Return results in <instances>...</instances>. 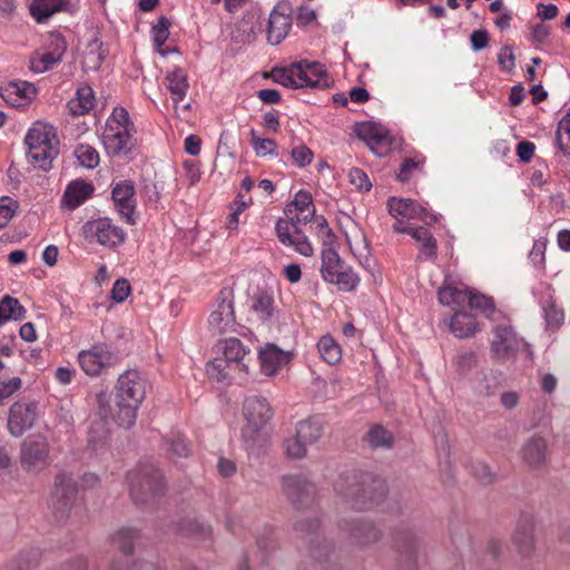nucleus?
Here are the masks:
<instances>
[{
    "label": "nucleus",
    "mask_w": 570,
    "mask_h": 570,
    "mask_svg": "<svg viewBox=\"0 0 570 570\" xmlns=\"http://www.w3.org/2000/svg\"><path fill=\"white\" fill-rule=\"evenodd\" d=\"M282 489L288 502L297 510L311 508L317 498L315 482L302 473L283 476Z\"/></svg>",
    "instance_id": "8"
},
{
    "label": "nucleus",
    "mask_w": 570,
    "mask_h": 570,
    "mask_svg": "<svg viewBox=\"0 0 570 570\" xmlns=\"http://www.w3.org/2000/svg\"><path fill=\"white\" fill-rule=\"evenodd\" d=\"M345 527L355 544L368 546L382 539V531L367 519L358 518L345 521Z\"/></svg>",
    "instance_id": "18"
},
{
    "label": "nucleus",
    "mask_w": 570,
    "mask_h": 570,
    "mask_svg": "<svg viewBox=\"0 0 570 570\" xmlns=\"http://www.w3.org/2000/svg\"><path fill=\"white\" fill-rule=\"evenodd\" d=\"M417 243L421 244V253L429 258L436 256V239L425 227H412L410 234Z\"/></svg>",
    "instance_id": "35"
},
{
    "label": "nucleus",
    "mask_w": 570,
    "mask_h": 570,
    "mask_svg": "<svg viewBox=\"0 0 570 570\" xmlns=\"http://www.w3.org/2000/svg\"><path fill=\"white\" fill-rule=\"evenodd\" d=\"M78 482L72 473L60 472L55 476L49 509L57 522H65L75 505Z\"/></svg>",
    "instance_id": "6"
},
{
    "label": "nucleus",
    "mask_w": 570,
    "mask_h": 570,
    "mask_svg": "<svg viewBox=\"0 0 570 570\" xmlns=\"http://www.w3.org/2000/svg\"><path fill=\"white\" fill-rule=\"evenodd\" d=\"M512 542L522 558L530 559L537 550L535 520L529 513H522L515 525Z\"/></svg>",
    "instance_id": "12"
},
{
    "label": "nucleus",
    "mask_w": 570,
    "mask_h": 570,
    "mask_svg": "<svg viewBox=\"0 0 570 570\" xmlns=\"http://www.w3.org/2000/svg\"><path fill=\"white\" fill-rule=\"evenodd\" d=\"M169 26L170 20L165 16H160L158 18L157 24L153 27L154 45L156 48L160 49L167 41L169 37Z\"/></svg>",
    "instance_id": "48"
},
{
    "label": "nucleus",
    "mask_w": 570,
    "mask_h": 570,
    "mask_svg": "<svg viewBox=\"0 0 570 570\" xmlns=\"http://www.w3.org/2000/svg\"><path fill=\"white\" fill-rule=\"evenodd\" d=\"M313 198L311 193L306 190H299L294 200L286 205L284 213L286 216L293 213V208L295 212H304L309 205H312Z\"/></svg>",
    "instance_id": "49"
},
{
    "label": "nucleus",
    "mask_w": 570,
    "mask_h": 570,
    "mask_svg": "<svg viewBox=\"0 0 570 570\" xmlns=\"http://www.w3.org/2000/svg\"><path fill=\"white\" fill-rule=\"evenodd\" d=\"M556 140L563 155L570 156V109L559 121Z\"/></svg>",
    "instance_id": "38"
},
{
    "label": "nucleus",
    "mask_w": 570,
    "mask_h": 570,
    "mask_svg": "<svg viewBox=\"0 0 570 570\" xmlns=\"http://www.w3.org/2000/svg\"><path fill=\"white\" fill-rule=\"evenodd\" d=\"M75 155L79 164L86 168L92 169L99 164L97 150L89 145H79L75 150Z\"/></svg>",
    "instance_id": "41"
},
{
    "label": "nucleus",
    "mask_w": 570,
    "mask_h": 570,
    "mask_svg": "<svg viewBox=\"0 0 570 570\" xmlns=\"http://www.w3.org/2000/svg\"><path fill=\"white\" fill-rule=\"evenodd\" d=\"M145 394V380L136 370H129L118 379L114 405L110 404V396L107 393L97 394L98 414L104 420L110 417L119 426L129 429L136 422L137 410Z\"/></svg>",
    "instance_id": "1"
},
{
    "label": "nucleus",
    "mask_w": 570,
    "mask_h": 570,
    "mask_svg": "<svg viewBox=\"0 0 570 570\" xmlns=\"http://www.w3.org/2000/svg\"><path fill=\"white\" fill-rule=\"evenodd\" d=\"M296 434L306 444H313L321 439L323 434V424L322 422L315 419L301 421L297 424Z\"/></svg>",
    "instance_id": "34"
},
{
    "label": "nucleus",
    "mask_w": 570,
    "mask_h": 570,
    "mask_svg": "<svg viewBox=\"0 0 570 570\" xmlns=\"http://www.w3.org/2000/svg\"><path fill=\"white\" fill-rule=\"evenodd\" d=\"M291 156L298 167L304 168L312 163L314 153L307 146L302 145L293 148Z\"/></svg>",
    "instance_id": "56"
},
{
    "label": "nucleus",
    "mask_w": 570,
    "mask_h": 570,
    "mask_svg": "<svg viewBox=\"0 0 570 570\" xmlns=\"http://www.w3.org/2000/svg\"><path fill=\"white\" fill-rule=\"evenodd\" d=\"M348 179L358 190L368 191L372 188L367 175L360 168H352L348 173Z\"/></svg>",
    "instance_id": "59"
},
{
    "label": "nucleus",
    "mask_w": 570,
    "mask_h": 570,
    "mask_svg": "<svg viewBox=\"0 0 570 570\" xmlns=\"http://www.w3.org/2000/svg\"><path fill=\"white\" fill-rule=\"evenodd\" d=\"M318 352L328 364H336L341 360V348L331 336H323L318 344Z\"/></svg>",
    "instance_id": "39"
},
{
    "label": "nucleus",
    "mask_w": 570,
    "mask_h": 570,
    "mask_svg": "<svg viewBox=\"0 0 570 570\" xmlns=\"http://www.w3.org/2000/svg\"><path fill=\"white\" fill-rule=\"evenodd\" d=\"M95 106L94 90L89 86L80 87L77 90L76 98L68 102L69 110L72 115H85Z\"/></svg>",
    "instance_id": "32"
},
{
    "label": "nucleus",
    "mask_w": 570,
    "mask_h": 570,
    "mask_svg": "<svg viewBox=\"0 0 570 570\" xmlns=\"http://www.w3.org/2000/svg\"><path fill=\"white\" fill-rule=\"evenodd\" d=\"M165 80L174 102L177 104L183 100L189 88L187 73L181 68L175 67L174 70L167 73Z\"/></svg>",
    "instance_id": "30"
},
{
    "label": "nucleus",
    "mask_w": 570,
    "mask_h": 570,
    "mask_svg": "<svg viewBox=\"0 0 570 570\" xmlns=\"http://www.w3.org/2000/svg\"><path fill=\"white\" fill-rule=\"evenodd\" d=\"M49 47L50 51L40 56L41 63L46 65L48 69L61 61L67 50V42L61 33H51Z\"/></svg>",
    "instance_id": "33"
},
{
    "label": "nucleus",
    "mask_w": 570,
    "mask_h": 570,
    "mask_svg": "<svg viewBox=\"0 0 570 570\" xmlns=\"http://www.w3.org/2000/svg\"><path fill=\"white\" fill-rule=\"evenodd\" d=\"M318 520L315 518H305L294 523V530L301 535L314 534L318 529Z\"/></svg>",
    "instance_id": "62"
},
{
    "label": "nucleus",
    "mask_w": 570,
    "mask_h": 570,
    "mask_svg": "<svg viewBox=\"0 0 570 570\" xmlns=\"http://www.w3.org/2000/svg\"><path fill=\"white\" fill-rule=\"evenodd\" d=\"M233 296L234 292L230 287H224L219 292L215 308L208 318V328L213 335H224L234 331L236 320Z\"/></svg>",
    "instance_id": "11"
},
{
    "label": "nucleus",
    "mask_w": 570,
    "mask_h": 570,
    "mask_svg": "<svg viewBox=\"0 0 570 570\" xmlns=\"http://www.w3.org/2000/svg\"><path fill=\"white\" fill-rule=\"evenodd\" d=\"M78 361L86 374L97 376L104 368L115 365L118 356L105 345H94L90 350L81 351Z\"/></svg>",
    "instance_id": "15"
},
{
    "label": "nucleus",
    "mask_w": 570,
    "mask_h": 570,
    "mask_svg": "<svg viewBox=\"0 0 570 570\" xmlns=\"http://www.w3.org/2000/svg\"><path fill=\"white\" fill-rule=\"evenodd\" d=\"M131 287L126 278H119L115 282L110 292V297L116 303H122L130 294Z\"/></svg>",
    "instance_id": "57"
},
{
    "label": "nucleus",
    "mask_w": 570,
    "mask_h": 570,
    "mask_svg": "<svg viewBox=\"0 0 570 570\" xmlns=\"http://www.w3.org/2000/svg\"><path fill=\"white\" fill-rule=\"evenodd\" d=\"M271 76L273 80L284 87L297 89L303 87V83H298L297 80L294 78V72L292 71V67L288 68H281L275 67L271 71Z\"/></svg>",
    "instance_id": "43"
},
{
    "label": "nucleus",
    "mask_w": 570,
    "mask_h": 570,
    "mask_svg": "<svg viewBox=\"0 0 570 570\" xmlns=\"http://www.w3.org/2000/svg\"><path fill=\"white\" fill-rule=\"evenodd\" d=\"M306 62H308V61L302 60V61L294 62L291 65L292 71L294 72V78H295V80L299 79L302 81L301 83H303V86H308L312 88L317 87L318 81H313V78L308 73V69L306 68Z\"/></svg>",
    "instance_id": "54"
},
{
    "label": "nucleus",
    "mask_w": 570,
    "mask_h": 570,
    "mask_svg": "<svg viewBox=\"0 0 570 570\" xmlns=\"http://www.w3.org/2000/svg\"><path fill=\"white\" fill-rule=\"evenodd\" d=\"M130 497L138 507L151 504L164 494V476L153 464H141L128 474Z\"/></svg>",
    "instance_id": "4"
},
{
    "label": "nucleus",
    "mask_w": 570,
    "mask_h": 570,
    "mask_svg": "<svg viewBox=\"0 0 570 570\" xmlns=\"http://www.w3.org/2000/svg\"><path fill=\"white\" fill-rule=\"evenodd\" d=\"M69 0H33L30 13L38 23L46 22L56 12L65 10Z\"/></svg>",
    "instance_id": "27"
},
{
    "label": "nucleus",
    "mask_w": 570,
    "mask_h": 570,
    "mask_svg": "<svg viewBox=\"0 0 570 570\" xmlns=\"http://www.w3.org/2000/svg\"><path fill=\"white\" fill-rule=\"evenodd\" d=\"M243 414L245 424L242 428V439L246 443L254 444L273 417L274 411L267 399L252 395L244 401Z\"/></svg>",
    "instance_id": "5"
},
{
    "label": "nucleus",
    "mask_w": 570,
    "mask_h": 570,
    "mask_svg": "<svg viewBox=\"0 0 570 570\" xmlns=\"http://www.w3.org/2000/svg\"><path fill=\"white\" fill-rule=\"evenodd\" d=\"M321 273L324 281L337 285L341 291L351 292L357 286L360 278L352 271L345 268L343 261L333 247H326L322 250Z\"/></svg>",
    "instance_id": "7"
},
{
    "label": "nucleus",
    "mask_w": 570,
    "mask_h": 570,
    "mask_svg": "<svg viewBox=\"0 0 570 570\" xmlns=\"http://www.w3.org/2000/svg\"><path fill=\"white\" fill-rule=\"evenodd\" d=\"M82 228L87 238H96L100 245L106 247L114 248L125 242L124 230L115 226L108 217L89 220Z\"/></svg>",
    "instance_id": "13"
},
{
    "label": "nucleus",
    "mask_w": 570,
    "mask_h": 570,
    "mask_svg": "<svg viewBox=\"0 0 570 570\" xmlns=\"http://www.w3.org/2000/svg\"><path fill=\"white\" fill-rule=\"evenodd\" d=\"M38 420V406L33 402H16L11 405L8 415V431L14 436H21L27 430L33 428Z\"/></svg>",
    "instance_id": "14"
},
{
    "label": "nucleus",
    "mask_w": 570,
    "mask_h": 570,
    "mask_svg": "<svg viewBox=\"0 0 570 570\" xmlns=\"http://www.w3.org/2000/svg\"><path fill=\"white\" fill-rule=\"evenodd\" d=\"M253 309L258 314L262 321L269 320L274 314V299L266 293H261L254 304Z\"/></svg>",
    "instance_id": "42"
},
{
    "label": "nucleus",
    "mask_w": 570,
    "mask_h": 570,
    "mask_svg": "<svg viewBox=\"0 0 570 570\" xmlns=\"http://www.w3.org/2000/svg\"><path fill=\"white\" fill-rule=\"evenodd\" d=\"M306 68L308 69L309 76L313 78V81H318L317 87L328 86L327 83V71L323 65L317 61L306 62Z\"/></svg>",
    "instance_id": "60"
},
{
    "label": "nucleus",
    "mask_w": 570,
    "mask_h": 570,
    "mask_svg": "<svg viewBox=\"0 0 570 570\" xmlns=\"http://www.w3.org/2000/svg\"><path fill=\"white\" fill-rule=\"evenodd\" d=\"M291 28V18L274 9L268 19L267 41L276 46L286 37Z\"/></svg>",
    "instance_id": "26"
},
{
    "label": "nucleus",
    "mask_w": 570,
    "mask_h": 570,
    "mask_svg": "<svg viewBox=\"0 0 570 570\" xmlns=\"http://www.w3.org/2000/svg\"><path fill=\"white\" fill-rule=\"evenodd\" d=\"M289 227H291V225H289V222H287V219L279 218L276 222V227H275L276 234H277L279 242L284 245L293 243L294 232L291 233Z\"/></svg>",
    "instance_id": "64"
},
{
    "label": "nucleus",
    "mask_w": 570,
    "mask_h": 570,
    "mask_svg": "<svg viewBox=\"0 0 570 570\" xmlns=\"http://www.w3.org/2000/svg\"><path fill=\"white\" fill-rule=\"evenodd\" d=\"M109 439V433L105 423H98L92 426L89 432L88 446L92 451H97L102 448Z\"/></svg>",
    "instance_id": "46"
},
{
    "label": "nucleus",
    "mask_w": 570,
    "mask_h": 570,
    "mask_svg": "<svg viewBox=\"0 0 570 570\" xmlns=\"http://www.w3.org/2000/svg\"><path fill=\"white\" fill-rule=\"evenodd\" d=\"M224 346V360H226L235 371L247 372L248 362L252 358H246L249 351H246L238 338L232 337L226 340Z\"/></svg>",
    "instance_id": "24"
},
{
    "label": "nucleus",
    "mask_w": 570,
    "mask_h": 570,
    "mask_svg": "<svg viewBox=\"0 0 570 570\" xmlns=\"http://www.w3.org/2000/svg\"><path fill=\"white\" fill-rule=\"evenodd\" d=\"M19 205L18 202L10 197H2L0 204V228H3L8 225L10 219L13 217L17 212Z\"/></svg>",
    "instance_id": "51"
},
{
    "label": "nucleus",
    "mask_w": 570,
    "mask_h": 570,
    "mask_svg": "<svg viewBox=\"0 0 570 570\" xmlns=\"http://www.w3.org/2000/svg\"><path fill=\"white\" fill-rule=\"evenodd\" d=\"M94 185L83 180L71 181L62 196V205L72 210L85 203L94 194Z\"/></svg>",
    "instance_id": "23"
},
{
    "label": "nucleus",
    "mask_w": 570,
    "mask_h": 570,
    "mask_svg": "<svg viewBox=\"0 0 570 570\" xmlns=\"http://www.w3.org/2000/svg\"><path fill=\"white\" fill-rule=\"evenodd\" d=\"M115 207L119 215L130 225L135 224L134 212L136 207L135 187L132 181L125 180L117 184L111 191Z\"/></svg>",
    "instance_id": "17"
},
{
    "label": "nucleus",
    "mask_w": 570,
    "mask_h": 570,
    "mask_svg": "<svg viewBox=\"0 0 570 570\" xmlns=\"http://www.w3.org/2000/svg\"><path fill=\"white\" fill-rule=\"evenodd\" d=\"M50 445L41 434L27 436L20 445L19 460L23 471L38 473L50 464Z\"/></svg>",
    "instance_id": "9"
},
{
    "label": "nucleus",
    "mask_w": 570,
    "mask_h": 570,
    "mask_svg": "<svg viewBox=\"0 0 570 570\" xmlns=\"http://www.w3.org/2000/svg\"><path fill=\"white\" fill-rule=\"evenodd\" d=\"M380 128L381 126L372 121L358 122L355 125V134L367 144L371 140L373 141V137H375Z\"/></svg>",
    "instance_id": "58"
},
{
    "label": "nucleus",
    "mask_w": 570,
    "mask_h": 570,
    "mask_svg": "<svg viewBox=\"0 0 570 570\" xmlns=\"http://www.w3.org/2000/svg\"><path fill=\"white\" fill-rule=\"evenodd\" d=\"M387 208L393 217L402 216L407 219L420 218L426 225L436 222V217L433 214L429 213L421 204L410 198L391 197L387 200Z\"/></svg>",
    "instance_id": "16"
},
{
    "label": "nucleus",
    "mask_w": 570,
    "mask_h": 570,
    "mask_svg": "<svg viewBox=\"0 0 570 570\" xmlns=\"http://www.w3.org/2000/svg\"><path fill=\"white\" fill-rule=\"evenodd\" d=\"M365 440L367 441L368 445L372 449L377 448H385L391 449L394 443V436L393 434L384 429L382 425H375L373 426L365 436Z\"/></svg>",
    "instance_id": "36"
},
{
    "label": "nucleus",
    "mask_w": 570,
    "mask_h": 570,
    "mask_svg": "<svg viewBox=\"0 0 570 570\" xmlns=\"http://www.w3.org/2000/svg\"><path fill=\"white\" fill-rule=\"evenodd\" d=\"M168 452L173 458L181 459L190 454V449L181 435H176L168 441Z\"/></svg>",
    "instance_id": "53"
},
{
    "label": "nucleus",
    "mask_w": 570,
    "mask_h": 570,
    "mask_svg": "<svg viewBox=\"0 0 570 570\" xmlns=\"http://www.w3.org/2000/svg\"><path fill=\"white\" fill-rule=\"evenodd\" d=\"M227 368L234 367L223 357H217L214 361L207 363L206 373L209 377L215 379L217 382H222L228 376Z\"/></svg>",
    "instance_id": "44"
},
{
    "label": "nucleus",
    "mask_w": 570,
    "mask_h": 570,
    "mask_svg": "<svg viewBox=\"0 0 570 570\" xmlns=\"http://www.w3.org/2000/svg\"><path fill=\"white\" fill-rule=\"evenodd\" d=\"M490 41L489 32L485 29L474 30L470 36L471 48L474 51L483 50Z\"/></svg>",
    "instance_id": "63"
},
{
    "label": "nucleus",
    "mask_w": 570,
    "mask_h": 570,
    "mask_svg": "<svg viewBox=\"0 0 570 570\" xmlns=\"http://www.w3.org/2000/svg\"><path fill=\"white\" fill-rule=\"evenodd\" d=\"M261 370L267 376H273L285 364L289 363L291 355L277 345L267 343L258 353Z\"/></svg>",
    "instance_id": "20"
},
{
    "label": "nucleus",
    "mask_w": 570,
    "mask_h": 570,
    "mask_svg": "<svg viewBox=\"0 0 570 570\" xmlns=\"http://www.w3.org/2000/svg\"><path fill=\"white\" fill-rule=\"evenodd\" d=\"M252 142L253 147L257 155L266 156L274 155L277 156V145L276 141L269 138H259L255 135V131L252 130Z\"/></svg>",
    "instance_id": "47"
},
{
    "label": "nucleus",
    "mask_w": 570,
    "mask_h": 570,
    "mask_svg": "<svg viewBox=\"0 0 570 570\" xmlns=\"http://www.w3.org/2000/svg\"><path fill=\"white\" fill-rule=\"evenodd\" d=\"M36 94V87L27 81H11L0 88L1 98L11 107L21 106L23 100H31Z\"/></svg>",
    "instance_id": "21"
},
{
    "label": "nucleus",
    "mask_w": 570,
    "mask_h": 570,
    "mask_svg": "<svg viewBox=\"0 0 570 570\" xmlns=\"http://www.w3.org/2000/svg\"><path fill=\"white\" fill-rule=\"evenodd\" d=\"M391 144L392 139L389 132L381 127L375 137H373V141H368L367 146L377 156H384L390 150Z\"/></svg>",
    "instance_id": "45"
},
{
    "label": "nucleus",
    "mask_w": 570,
    "mask_h": 570,
    "mask_svg": "<svg viewBox=\"0 0 570 570\" xmlns=\"http://www.w3.org/2000/svg\"><path fill=\"white\" fill-rule=\"evenodd\" d=\"M259 17L255 12H246L234 26L230 39L234 43L245 45L255 40L256 30L259 29Z\"/></svg>",
    "instance_id": "22"
},
{
    "label": "nucleus",
    "mask_w": 570,
    "mask_h": 570,
    "mask_svg": "<svg viewBox=\"0 0 570 570\" xmlns=\"http://www.w3.org/2000/svg\"><path fill=\"white\" fill-rule=\"evenodd\" d=\"M515 57L513 55V48L510 45H504L498 55V63L507 71H512L514 68Z\"/></svg>",
    "instance_id": "61"
},
{
    "label": "nucleus",
    "mask_w": 570,
    "mask_h": 570,
    "mask_svg": "<svg viewBox=\"0 0 570 570\" xmlns=\"http://www.w3.org/2000/svg\"><path fill=\"white\" fill-rule=\"evenodd\" d=\"M469 307L471 309H478L485 314H491L495 309L494 302L492 297L485 296L480 293H473L470 297Z\"/></svg>",
    "instance_id": "50"
},
{
    "label": "nucleus",
    "mask_w": 570,
    "mask_h": 570,
    "mask_svg": "<svg viewBox=\"0 0 570 570\" xmlns=\"http://www.w3.org/2000/svg\"><path fill=\"white\" fill-rule=\"evenodd\" d=\"M24 142L28 146L29 161L33 167L48 171L58 155L59 140L51 125L37 121L28 130Z\"/></svg>",
    "instance_id": "3"
},
{
    "label": "nucleus",
    "mask_w": 570,
    "mask_h": 570,
    "mask_svg": "<svg viewBox=\"0 0 570 570\" xmlns=\"http://www.w3.org/2000/svg\"><path fill=\"white\" fill-rule=\"evenodd\" d=\"M513 334L505 326H498L494 330V338L491 343V352L498 360H507L514 355Z\"/></svg>",
    "instance_id": "25"
},
{
    "label": "nucleus",
    "mask_w": 570,
    "mask_h": 570,
    "mask_svg": "<svg viewBox=\"0 0 570 570\" xmlns=\"http://www.w3.org/2000/svg\"><path fill=\"white\" fill-rule=\"evenodd\" d=\"M451 332L459 338L473 336L479 330L475 317L466 312H458L450 322Z\"/></svg>",
    "instance_id": "29"
},
{
    "label": "nucleus",
    "mask_w": 570,
    "mask_h": 570,
    "mask_svg": "<svg viewBox=\"0 0 570 570\" xmlns=\"http://www.w3.org/2000/svg\"><path fill=\"white\" fill-rule=\"evenodd\" d=\"M104 142L112 155H119L121 153L128 154L132 148V146L129 145L130 139L127 137V134H122L119 130L112 134H105Z\"/></svg>",
    "instance_id": "37"
},
{
    "label": "nucleus",
    "mask_w": 570,
    "mask_h": 570,
    "mask_svg": "<svg viewBox=\"0 0 570 570\" xmlns=\"http://www.w3.org/2000/svg\"><path fill=\"white\" fill-rule=\"evenodd\" d=\"M546 321L548 326L559 327L564 318V313L559 308L553 301H550L544 306Z\"/></svg>",
    "instance_id": "55"
},
{
    "label": "nucleus",
    "mask_w": 570,
    "mask_h": 570,
    "mask_svg": "<svg viewBox=\"0 0 570 570\" xmlns=\"http://www.w3.org/2000/svg\"><path fill=\"white\" fill-rule=\"evenodd\" d=\"M285 449L291 459H302L306 455V443L296 433L285 441Z\"/></svg>",
    "instance_id": "52"
},
{
    "label": "nucleus",
    "mask_w": 570,
    "mask_h": 570,
    "mask_svg": "<svg viewBox=\"0 0 570 570\" xmlns=\"http://www.w3.org/2000/svg\"><path fill=\"white\" fill-rule=\"evenodd\" d=\"M140 539V531L132 527H122L112 535V544L125 557H128L132 550L134 544Z\"/></svg>",
    "instance_id": "31"
},
{
    "label": "nucleus",
    "mask_w": 570,
    "mask_h": 570,
    "mask_svg": "<svg viewBox=\"0 0 570 570\" xmlns=\"http://www.w3.org/2000/svg\"><path fill=\"white\" fill-rule=\"evenodd\" d=\"M3 306L6 316L0 317L1 325L8 321H20L27 313L26 308L20 304V302L10 295L3 296Z\"/></svg>",
    "instance_id": "40"
},
{
    "label": "nucleus",
    "mask_w": 570,
    "mask_h": 570,
    "mask_svg": "<svg viewBox=\"0 0 570 570\" xmlns=\"http://www.w3.org/2000/svg\"><path fill=\"white\" fill-rule=\"evenodd\" d=\"M393 548L399 570H416L421 548L420 539L406 527H397L393 532Z\"/></svg>",
    "instance_id": "10"
},
{
    "label": "nucleus",
    "mask_w": 570,
    "mask_h": 570,
    "mask_svg": "<svg viewBox=\"0 0 570 570\" xmlns=\"http://www.w3.org/2000/svg\"><path fill=\"white\" fill-rule=\"evenodd\" d=\"M548 444L544 438L534 434L529 438L521 449L523 462L531 469H540L546 464Z\"/></svg>",
    "instance_id": "19"
},
{
    "label": "nucleus",
    "mask_w": 570,
    "mask_h": 570,
    "mask_svg": "<svg viewBox=\"0 0 570 570\" xmlns=\"http://www.w3.org/2000/svg\"><path fill=\"white\" fill-rule=\"evenodd\" d=\"M335 491L353 508L366 510L385 499L387 485L382 478L371 472L352 471L338 478Z\"/></svg>",
    "instance_id": "2"
},
{
    "label": "nucleus",
    "mask_w": 570,
    "mask_h": 570,
    "mask_svg": "<svg viewBox=\"0 0 570 570\" xmlns=\"http://www.w3.org/2000/svg\"><path fill=\"white\" fill-rule=\"evenodd\" d=\"M175 529L178 533L205 540L210 537V525L199 521L197 518L184 517L175 523Z\"/></svg>",
    "instance_id": "28"
}]
</instances>
